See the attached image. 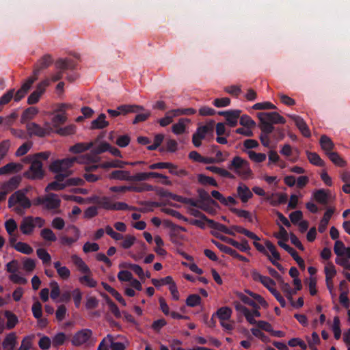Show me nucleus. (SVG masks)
Instances as JSON below:
<instances>
[{"mask_svg":"<svg viewBox=\"0 0 350 350\" xmlns=\"http://www.w3.org/2000/svg\"><path fill=\"white\" fill-rule=\"evenodd\" d=\"M21 180L22 178L20 176H12L8 181L2 184L1 189L8 193L18 188Z\"/></svg>","mask_w":350,"mask_h":350,"instance_id":"nucleus-14","label":"nucleus"},{"mask_svg":"<svg viewBox=\"0 0 350 350\" xmlns=\"http://www.w3.org/2000/svg\"><path fill=\"white\" fill-rule=\"evenodd\" d=\"M206 170H208L213 173L217 174L221 177L233 178L234 176L229 172L228 170L225 169L220 168L217 166H207L206 167Z\"/></svg>","mask_w":350,"mask_h":350,"instance_id":"nucleus-36","label":"nucleus"},{"mask_svg":"<svg viewBox=\"0 0 350 350\" xmlns=\"http://www.w3.org/2000/svg\"><path fill=\"white\" fill-rule=\"evenodd\" d=\"M40 236L42 238L50 242H55L57 240V237L53 230L50 228H44L40 231Z\"/></svg>","mask_w":350,"mask_h":350,"instance_id":"nucleus-43","label":"nucleus"},{"mask_svg":"<svg viewBox=\"0 0 350 350\" xmlns=\"http://www.w3.org/2000/svg\"><path fill=\"white\" fill-rule=\"evenodd\" d=\"M92 204H96L98 208H103L107 211H125L135 210L133 206H129L126 203L122 202H113L109 197L92 196L89 199Z\"/></svg>","mask_w":350,"mask_h":350,"instance_id":"nucleus-2","label":"nucleus"},{"mask_svg":"<svg viewBox=\"0 0 350 350\" xmlns=\"http://www.w3.org/2000/svg\"><path fill=\"white\" fill-rule=\"evenodd\" d=\"M198 196L199 198L198 202L200 204L208 202L211 203L212 206H218V203L211 198L208 193L202 188L197 189Z\"/></svg>","mask_w":350,"mask_h":350,"instance_id":"nucleus-20","label":"nucleus"},{"mask_svg":"<svg viewBox=\"0 0 350 350\" xmlns=\"http://www.w3.org/2000/svg\"><path fill=\"white\" fill-rule=\"evenodd\" d=\"M79 280L82 284L90 288H94L97 284L96 281L91 278L90 274H85V275L80 277Z\"/></svg>","mask_w":350,"mask_h":350,"instance_id":"nucleus-51","label":"nucleus"},{"mask_svg":"<svg viewBox=\"0 0 350 350\" xmlns=\"http://www.w3.org/2000/svg\"><path fill=\"white\" fill-rule=\"evenodd\" d=\"M27 189H20L12 193L8 199V206L9 208L14 206L18 204V206H16L14 210V211L20 215H23L24 209L29 208L31 206V200L26 196Z\"/></svg>","mask_w":350,"mask_h":350,"instance_id":"nucleus-3","label":"nucleus"},{"mask_svg":"<svg viewBox=\"0 0 350 350\" xmlns=\"http://www.w3.org/2000/svg\"><path fill=\"white\" fill-rule=\"evenodd\" d=\"M252 109L255 110L262 109H275L276 106L270 102L257 103L252 106Z\"/></svg>","mask_w":350,"mask_h":350,"instance_id":"nucleus-57","label":"nucleus"},{"mask_svg":"<svg viewBox=\"0 0 350 350\" xmlns=\"http://www.w3.org/2000/svg\"><path fill=\"white\" fill-rule=\"evenodd\" d=\"M120 115H126L130 113H138L140 111L144 110L142 105H121L118 107Z\"/></svg>","mask_w":350,"mask_h":350,"instance_id":"nucleus-19","label":"nucleus"},{"mask_svg":"<svg viewBox=\"0 0 350 350\" xmlns=\"http://www.w3.org/2000/svg\"><path fill=\"white\" fill-rule=\"evenodd\" d=\"M334 209L329 208H328L325 213H324V215L321 220L320 221L319 225V232L320 233H323L325 232V230L327 228V226L329 223V221L330 218L332 217V215L334 214Z\"/></svg>","mask_w":350,"mask_h":350,"instance_id":"nucleus-24","label":"nucleus"},{"mask_svg":"<svg viewBox=\"0 0 350 350\" xmlns=\"http://www.w3.org/2000/svg\"><path fill=\"white\" fill-rule=\"evenodd\" d=\"M17 345V336L16 333L8 334L2 342L3 350H13Z\"/></svg>","mask_w":350,"mask_h":350,"instance_id":"nucleus-15","label":"nucleus"},{"mask_svg":"<svg viewBox=\"0 0 350 350\" xmlns=\"http://www.w3.org/2000/svg\"><path fill=\"white\" fill-rule=\"evenodd\" d=\"M106 116L104 113H100L98 117L94 120L91 123L92 129H102L107 127L109 123L105 120Z\"/></svg>","mask_w":350,"mask_h":350,"instance_id":"nucleus-26","label":"nucleus"},{"mask_svg":"<svg viewBox=\"0 0 350 350\" xmlns=\"http://www.w3.org/2000/svg\"><path fill=\"white\" fill-rule=\"evenodd\" d=\"M332 329L334 335V338L338 340L341 336V329L340 327V319L338 317L334 318Z\"/></svg>","mask_w":350,"mask_h":350,"instance_id":"nucleus-59","label":"nucleus"},{"mask_svg":"<svg viewBox=\"0 0 350 350\" xmlns=\"http://www.w3.org/2000/svg\"><path fill=\"white\" fill-rule=\"evenodd\" d=\"M306 154L308 159L312 164L320 167L325 165V162L321 159L317 153L306 151Z\"/></svg>","mask_w":350,"mask_h":350,"instance_id":"nucleus-37","label":"nucleus"},{"mask_svg":"<svg viewBox=\"0 0 350 350\" xmlns=\"http://www.w3.org/2000/svg\"><path fill=\"white\" fill-rule=\"evenodd\" d=\"M154 190V187L147 183H141L138 185L130 186V191L141 193L144 191H152Z\"/></svg>","mask_w":350,"mask_h":350,"instance_id":"nucleus-38","label":"nucleus"},{"mask_svg":"<svg viewBox=\"0 0 350 350\" xmlns=\"http://www.w3.org/2000/svg\"><path fill=\"white\" fill-rule=\"evenodd\" d=\"M55 67L59 70L51 76V81L53 82L60 80L65 70L75 69L76 63L70 59H59L55 62Z\"/></svg>","mask_w":350,"mask_h":350,"instance_id":"nucleus-5","label":"nucleus"},{"mask_svg":"<svg viewBox=\"0 0 350 350\" xmlns=\"http://www.w3.org/2000/svg\"><path fill=\"white\" fill-rule=\"evenodd\" d=\"M52 63V58L49 55H44L37 64V66L41 69H45L49 67Z\"/></svg>","mask_w":350,"mask_h":350,"instance_id":"nucleus-61","label":"nucleus"},{"mask_svg":"<svg viewBox=\"0 0 350 350\" xmlns=\"http://www.w3.org/2000/svg\"><path fill=\"white\" fill-rule=\"evenodd\" d=\"M93 142H90L88 144L77 143L74 146H71L69 150L72 153L78 154L90 149L93 146Z\"/></svg>","mask_w":350,"mask_h":350,"instance_id":"nucleus-34","label":"nucleus"},{"mask_svg":"<svg viewBox=\"0 0 350 350\" xmlns=\"http://www.w3.org/2000/svg\"><path fill=\"white\" fill-rule=\"evenodd\" d=\"M38 109L35 107H30L26 109L22 113L21 122L22 124L29 122V121L33 119L38 114Z\"/></svg>","mask_w":350,"mask_h":350,"instance_id":"nucleus-22","label":"nucleus"},{"mask_svg":"<svg viewBox=\"0 0 350 350\" xmlns=\"http://www.w3.org/2000/svg\"><path fill=\"white\" fill-rule=\"evenodd\" d=\"M61 205V200L58 196L53 193H49L44 196V208L47 210L59 208Z\"/></svg>","mask_w":350,"mask_h":350,"instance_id":"nucleus-11","label":"nucleus"},{"mask_svg":"<svg viewBox=\"0 0 350 350\" xmlns=\"http://www.w3.org/2000/svg\"><path fill=\"white\" fill-rule=\"evenodd\" d=\"M232 228L234 229L236 232L243 234L245 235L246 237H247L248 238L254 240L255 241H254L253 244H254V247L256 248V250L258 252L266 255L268 258H269V256H270L269 255L267 251L265 248V247L262 245H261L260 243L257 242L258 241H260V239L256 234H254V232H252L240 226H236V225L232 226Z\"/></svg>","mask_w":350,"mask_h":350,"instance_id":"nucleus-6","label":"nucleus"},{"mask_svg":"<svg viewBox=\"0 0 350 350\" xmlns=\"http://www.w3.org/2000/svg\"><path fill=\"white\" fill-rule=\"evenodd\" d=\"M249 158L256 163H261L266 159V154L265 153H257L252 150L247 152Z\"/></svg>","mask_w":350,"mask_h":350,"instance_id":"nucleus-52","label":"nucleus"},{"mask_svg":"<svg viewBox=\"0 0 350 350\" xmlns=\"http://www.w3.org/2000/svg\"><path fill=\"white\" fill-rule=\"evenodd\" d=\"M265 199L270 201L272 206H276L279 204H284L287 202L288 196L286 193H272L270 196H266Z\"/></svg>","mask_w":350,"mask_h":350,"instance_id":"nucleus-17","label":"nucleus"},{"mask_svg":"<svg viewBox=\"0 0 350 350\" xmlns=\"http://www.w3.org/2000/svg\"><path fill=\"white\" fill-rule=\"evenodd\" d=\"M319 143L321 148L325 152L326 154H328V152H332V150L334 148V144L332 139L325 135L321 137Z\"/></svg>","mask_w":350,"mask_h":350,"instance_id":"nucleus-27","label":"nucleus"},{"mask_svg":"<svg viewBox=\"0 0 350 350\" xmlns=\"http://www.w3.org/2000/svg\"><path fill=\"white\" fill-rule=\"evenodd\" d=\"M14 248L16 251L21 252L23 254H31L33 251V248L29 245H28L26 243H23V242H21V241L17 242L14 245Z\"/></svg>","mask_w":350,"mask_h":350,"instance_id":"nucleus-40","label":"nucleus"},{"mask_svg":"<svg viewBox=\"0 0 350 350\" xmlns=\"http://www.w3.org/2000/svg\"><path fill=\"white\" fill-rule=\"evenodd\" d=\"M313 198L317 202L324 205L328 202V195L323 189L314 191Z\"/></svg>","mask_w":350,"mask_h":350,"instance_id":"nucleus-35","label":"nucleus"},{"mask_svg":"<svg viewBox=\"0 0 350 350\" xmlns=\"http://www.w3.org/2000/svg\"><path fill=\"white\" fill-rule=\"evenodd\" d=\"M209 226V227L212 229L218 230L219 232H221L223 233H225L228 235L231 236H235V233L234 231H235L234 229L231 228V229H229L227 226L225 225L216 222L213 219L208 220L207 223Z\"/></svg>","mask_w":350,"mask_h":350,"instance_id":"nucleus-18","label":"nucleus"},{"mask_svg":"<svg viewBox=\"0 0 350 350\" xmlns=\"http://www.w3.org/2000/svg\"><path fill=\"white\" fill-rule=\"evenodd\" d=\"M237 193L243 202H247L253 196L249 187L244 184H240L238 186Z\"/></svg>","mask_w":350,"mask_h":350,"instance_id":"nucleus-21","label":"nucleus"},{"mask_svg":"<svg viewBox=\"0 0 350 350\" xmlns=\"http://www.w3.org/2000/svg\"><path fill=\"white\" fill-rule=\"evenodd\" d=\"M169 170V172L173 175L183 177L187 175V172L184 169H178V167L171 163V165L167 167Z\"/></svg>","mask_w":350,"mask_h":350,"instance_id":"nucleus-54","label":"nucleus"},{"mask_svg":"<svg viewBox=\"0 0 350 350\" xmlns=\"http://www.w3.org/2000/svg\"><path fill=\"white\" fill-rule=\"evenodd\" d=\"M5 168L7 174L18 172L23 169V165L21 163H16L14 162H10L6 164Z\"/></svg>","mask_w":350,"mask_h":350,"instance_id":"nucleus-53","label":"nucleus"},{"mask_svg":"<svg viewBox=\"0 0 350 350\" xmlns=\"http://www.w3.org/2000/svg\"><path fill=\"white\" fill-rule=\"evenodd\" d=\"M77 161L76 157L56 160L51 163L49 170L52 172H70L69 168Z\"/></svg>","mask_w":350,"mask_h":350,"instance_id":"nucleus-7","label":"nucleus"},{"mask_svg":"<svg viewBox=\"0 0 350 350\" xmlns=\"http://www.w3.org/2000/svg\"><path fill=\"white\" fill-rule=\"evenodd\" d=\"M92 335V332L90 329H83L77 332L73 336L72 343L75 346H80L87 342Z\"/></svg>","mask_w":350,"mask_h":350,"instance_id":"nucleus-10","label":"nucleus"},{"mask_svg":"<svg viewBox=\"0 0 350 350\" xmlns=\"http://www.w3.org/2000/svg\"><path fill=\"white\" fill-rule=\"evenodd\" d=\"M229 244L243 252H247L251 250V247L248 244V241L245 239H242L241 243L234 239L229 240Z\"/></svg>","mask_w":350,"mask_h":350,"instance_id":"nucleus-33","label":"nucleus"},{"mask_svg":"<svg viewBox=\"0 0 350 350\" xmlns=\"http://www.w3.org/2000/svg\"><path fill=\"white\" fill-rule=\"evenodd\" d=\"M187 306L195 307L200 304L201 297L198 294L189 295L185 301Z\"/></svg>","mask_w":350,"mask_h":350,"instance_id":"nucleus-50","label":"nucleus"},{"mask_svg":"<svg viewBox=\"0 0 350 350\" xmlns=\"http://www.w3.org/2000/svg\"><path fill=\"white\" fill-rule=\"evenodd\" d=\"M45 176L42 162L38 159H34L31 162L29 170L23 173V176L30 180H42Z\"/></svg>","mask_w":350,"mask_h":350,"instance_id":"nucleus-4","label":"nucleus"},{"mask_svg":"<svg viewBox=\"0 0 350 350\" xmlns=\"http://www.w3.org/2000/svg\"><path fill=\"white\" fill-rule=\"evenodd\" d=\"M145 112L142 113H138L135 116L134 120H133V124H136L139 122H144L146 121L151 115L150 111L148 110H144Z\"/></svg>","mask_w":350,"mask_h":350,"instance_id":"nucleus-62","label":"nucleus"},{"mask_svg":"<svg viewBox=\"0 0 350 350\" xmlns=\"http://www.w3.org/2000/svg\"><path fill=\"white\" fill-rule=\"evenodd\" d=\"M51 80L48 78L40 82L37 85L36 89L27 98V103L29 105H34L37 103L41 96L44 93L46 88L49 86Z\"/></svg>","mask_w":350,"mask_h":350,"instance_id":"nucleus-8","label":"nucleus"},{"mask_svg":"<svg viewBox=\"0 0 350 350\" xmlns=\"http://www.w3.org/2000/svg\"><path fill=\"white\" fill-rule=\"evenodd\" d=\"M252 278L254 281H258L266 287L269 291V289H274L275 282L268 276H264L256 270L252 271Z\"/></svg>","mask_w":350,"mask_h":350,"instance_id":"nucleus-12","label":"nucleus"},{"mask_svg":"<svg viewBox=\"0 0 350 350\" xmlns=\"http://www.w3.org/2000/svg\"><path fill=\"white\" fill-rule=\"evenodd\" d=\"M257 117L260 120L259 127L262 131L260 135L261 144L267 148L270 147L269 135L274 131L273 124L286 123V120L278 112H259Z\"/></svg>","mask_w":350,"mask_h":350,"instance_id":"nucleus-1","label":"nucleus"},{"mask_svg":"<svg viewBox=\"0 0 350 350\" xmlns=\"http://www.w3.org/2000/svg\"><path fill=\"white\" fill-rule=\"evenodd\" d=\"M245 293L250 295L253 298L252 299H254L256 301V303L257 302L258 304H260L265 308L267 307L268 304L265 300V299L260 295L254 293L250 291V290H246Z\"/></svg>","mask_w":350,"mask_h":350,"instance_id":"nucleus-56","label":"nucleus"},{"mask_svg":"<svg viewBox=\"0 0 350 350\" xmlns=\"http://www.w3.org/2000/svg\"><path fill=\"white\" fill-rule=\"evenodd\" d=\"M329 159L336 165L344 167L346 165V161L340 157V156L336 152H328L327 154Z\"/></svg>","mask_w":350,"mask_h":350,"instance_id":"nucleus-45","label":"nucleus"},{"mask_svg":"<svg viewBox=\"0 0 350 350\" xmlns=\"http://www.w3.org/2000/svg\"><path fill=\"white\" fill-rule=\"evenodd\" d=\"M66 187V182L65 183H63L55 180L47 185V186L45 188V191L49 192L50 191H61L64 189Z\"/></svg>","mask_w":350,"mask_h":350,"instance_id":"nucleus-48","label":"nucleus"},{"mask_svg":"<svg viewBox=\"0 0 350 350\" xmlns=\"http://www.w3.org/2000/svg\"><path fill=\"white\" fill-rule=\"evenodd\" d=\"M185 122H189V120L180 118L177 123L172 126V132L176 135L183 133L185 131Z\"/></svg>","mask_w":350,"mask_h":350,"instance_id":"nucleus-42","label":"nucleus"},{"mask_svg":"<svg viewBox=\"0 0 350 350\" xmlns=\"http://www.w3.org/2000/svg\"><path fill=\"white\" fill-rule=\"evenodd\" d=\"M240 124L247 128L254 127L256 125L255 122L247 115H243L239 117Z\"/></svg>","mask_w":350,"mask_h":350,"instance_id":"nucleus-58","label":"nucleus"},{"mask_svg":"<svg viewBox=\"0 0 350 350\" xmlns=\"http://www.w3.org/2000/svg\"><path fill=\"white\" fill-rule=\"evenodd\" d=\"M265 246L269 250V251L271 253L274 260H280V255L279 252L277 251L275 246L269 240L265 241Z\"/></svg>","mask_w":350,"mask_h":350,"instance_id":"nucleus-55","label":"nucleus"},{"mask_svg":"<svg viewBox=\"0 0 350 350\" xmlns=\"http://www.w3.org/2000/svg\"><path fill=\"white\" fill-rule=\"evenodd\" d=\"M36 254L38 257L42 260L44 265H48L51 263V257L49 252L44 248H38L36 250Z\"/></svg>","mask_w":350,"mask_h":350,"instance_id":"nucleus-44","label":"nucleus"},{"mask_svg":"<svg viewBox=\"0 0 350 350\" xmlns=\"http://www.w3.org/2000/svg\"><path fill=\"white\" fill-rule=\"evenodd\" d=\"M51 339L48 336H46L41 337L38 342L39 347L42 350L49 349L51 347Z\"/></svg>","mask_w":350,"mask_h":350,"instance_id":"nucleus-64","label":"nucleus"},{"mask_svg":"<svg viewBox=\"0 0 350 350\" xmlns=\"http://www.w3.org/2000/svg\"><path fill=\"white\" fill-rule=\"evenodd\" d=\"M67 120V118L64 113H59L55 115L52 120V124L53 127L56 129L59 128V125L64 124Z\"/></svg>","mask_w":350,"mask_h":350,"instance_id":"nucleus-49","label":"nucleus"},{"mask_svg":"<svg viewBox=\"0 0 350 350\" xmlns=\"http://www.w3.org/2000/svg\"><path fill=\"white\" fill-rule=\"evenodd\" d=\"M291 118L293 120V121L295 123V125L299 129V130L301 131L302 135L306 137H309L311 135L310 129L308 126H307L306 123L304 120L303 118H301L299 116H291Z\"/></svg>","mask_w":350,"mask_h":350,"instance_id":"nucleus-16","label":"nucleus"},{"mask_svg":"<svg viewBox=\"0 0 350 350\" xmlns=\"http://www.w3.org/2000/svg\"><path fill=\"white\" fill-rule=\"evenodd\" d=\"M198 183L202 186L211 185L218 187V183L214 178L206 176L203 174H199L197 176Z\"/></svg>","mask_w":350,"mask_h":350,"instance_id":"nucleus-25","label":"nucleus"},{"mask_svg":"<svg viewBox=\"0 0 350 350\" xmlns=\"http://www.w3.org/2000/svg\"><path fill=\"white\" fill-rule=\"evenodd\" d=\"M75 131L76 126L74 124H70L64 127L58 128L55 130V133L62 136H67L74 134Z\"/></svg>","mask_w":350,"mask_h":350,"instance_id":"nucleus-41","label":"nucleus"},{"mask_svg":"<svg viewBox=\"0 0 350 350\" xmlns=\"http://www.w3.org/2000/svg\"><path fill=\"white\" fill-rule=\"evenodd\" d=\"M14 89H10L0 97V112L3 109V107L9 103L12 99H14Z\"/></svg>","mask_w":350,"mask_h":350,"instance_id":"nucleus-39","label":"nucleus"},{"mask_svg":"<svg viewBox=\"0 0 350 350\" xmlns=\"http://www.w3.org/2000/svg\"><path fill=\"white\" fill-rule=\"evenodd\" d=\"M5 228L9 235L12 236L17 228V224L14 219H9L5 222Z\"/></svg>","mask_w":350,"mask_h":350,"instance_id":"nucleus-60","label":"nucleus"},{"mask_svg":"<svg viewBox=\"0 0 350 350\" xmlns=\"http://www.w3.org/2000/svg\"><path fill=\"white\" fill-rule=\"evenodd\" d=\"M129 164L128 162L123 161L118 159H114L109 161H105L100 165V167L103 169L108 168H124L126 165Z\"/></svg>","mask_w":350,"mask_h":350,"instance_id":"nucleus-28","label":"nucleus"},{"mask_svg":"<svg viewBox=\"0 0 350 350\" xmlns=\"http://www.w3.org/2000/svg\"><path fill=\"white\" fill-rule=\"evenodd\" d=\"M170 113H173V116H174V117L178 116H182V115L190 116V115L195 114L196 113V110L191 107L181 108V109L170 110Z\"/></svg>","mask_w":350,"mask_h":350,"instance_id":"nucleus-46","label":"nucleus"},{"mask_svg":"<svg viewBox=\"0 0 350 350\" xmlns=\"http://www.w3.org/2000/svg\"><path fill=\"white\" fill-rule=\"evenodd\" d=\"M232 310L229 307L224 306L219 308L215 313L216 317H218L220 322L229 320L232 315Z\"/></svg>","mask_w":350,"mask_h":350,"instance_id":"nucleus-30","label":"nucleus"},{"mask_svg":"<svg viewBox=\"0 0 350 350\" xmlns=\"http://www.w3.org/2000/svg\"><path fill=\"white\" fill-rule=\"evenodd\" d=\"M70 228L72 229L75 233V237H68L66 236H62L60 237V243L64 245H71L72 243L76 242L79 238V230L75 226H71Z\"/></svg>","mask_w":350,"mask_h":350,"instance_id":"nucleus-32","label":"nucleus"},{"mask_svg":"<svg viewBox=\"0 0 350 350\" xmlns=\"http://www.w3.org/2000/svg\"><path fill=\"white\" fill-rule=\"evenodd\" d=\"M5 316L7 318V328L10 329L14 328L18 323V317L10 311H6Z\"/></svg>","mask_w":350,"mask_h":350,"instance_id":"nucleus-47","label":"nucleus"},{"mask_svg":"<svg viewBox=\"0 0 350 350\" xmlns=\"http://www.w3.org/2000/svg\"><path fill=\"white\" fill-rule=\"evenodd\" d=\"M20 230L23 234L29 235L34 230L33 217H25L20 224Z\"/></svg>","mask_w":350,"mask_h":350,"instance_id":"nucleus-13","label":"nucleus"},{"mask_svg":"<svg viewBox=\"0 0 350 350\" xmlns=\"http://www.w3.org/2000/svg\"><path fill=\"white\" fill-rule=\"evenodd\" d=\"M109 178L113 180L131 181V175L129 171L114 170L109 175Z\"/></svg>","mask_w":350,"mask_h":350,"instance_id":"nucleus-29","label":"nucleus"},{"mask_svg":"<svg viewBox=\"0 0 350 350\" xmlns=\"http://www.w3.org/2000/svg\"><path fill=\"white\" fill-rule=\"evenodd\" d=\"M26 129L30 137L37 136L39 137H44L49 135V129H42L41 126L36 122H27L26 124Z\"/></svg>","mask_w":350,"mask_h":350,"instance_id":"nucleus-9","label":"nucleus"},{"mask_svg":"<svg viewBox=\"0 0 350 350\" xmlns=\"http://www.w3.org/2000/svg\"><path fill=\"white\" fill-rule=\"evenodd\" d=\"M32 313L33 317L40 319L42 315V304L39 301H36L32 306Z\"/></svg>","mask_w":350,"mask_h":350,"instance_id":"nucleus-63","label":"nucleus"},{"mask_svg":"<svg viewBox=\"0 0 350 350\" xmlns=\"http://www.w3.org/2000/svg\"><path fill=\"white\" fill-rule=\"evenodd\" d=\"M246 161V160L242 159L241 157L236 156L231 161L230 163L228 164V168L230 170H234L236 174H237V172L240 171L243 165L245 164Z\"/></svg>","mask_w":350,"mask_h":350,"instance_id":"nucleus-31","label":"nucleus"},{"mask_svg":"<svg viewBox=\"0 0 350 350\" xmlns=\"http://www.w3.org/2000/svg\"><path fill=\"white\" fill-rule=\"evenodd\" d=\"M241 113V111L239 109H230V113L226 118V124L230 127L236 126Z\"/></svg>","mask_w":350,"mask_h":350,"instance_id":"nucleus-23","label":"nucleus"}]
</instances>
